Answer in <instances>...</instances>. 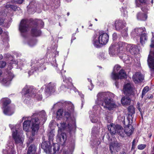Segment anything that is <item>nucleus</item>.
<instances>
[{
    "mask_svg": "<svg viewBox=\"0 0 154 154\" xmlns=\"http://www.w3.org/2000/svg\"><path fill=\"white\" fill-rule=\"evenodd\" d=\"M73 106L71 103L68 104L66 106L64 110V116L65 118L69 121V122L67 126H66V123H61L60 127H59V129L58 130V133L60 135H62L61 132L62 130H65L67 131L68 130L70 132V134H72L71 132L74 131L75 128V120L74 119H71L70 118V114L73 112Z\"/></svg>",
    "mask_w": 154,
    "mask_h": 154,
    "instance_id": "nucleus-1",
    "label": "nucleus"
},
{
    "mask_svg": "<svg viewBox=\"0 0 154 154\" xmlns=\"http://www.w3.org/2000/svg\"><path fill=\"white\" fill-rule=\"evenodd\" d=\"M97 103L101 105L103 107L109 110H115L118 107V105L113 100L108 98L107 92H102L97 95Z\"/></svg>",
    "mask_w": 154,
    "mask_h": 154,
    "instance_id": "nucleus-2",
    "label": "nucleus"
},
{
    "mask_svg": "<svg viewBox=\"0 0 154 154\" xmlns=\"http://www.w3.org/2000/svg\"><path fill=\"white\" fill-rule=\"evenodd\" d=\"M23 120H25L23 123V130L26 132L29 131L30 128L33 134L37 133L39 128L41 121L38 117L32 116L31 117H23Z\"/></svg>",
    "mask_w": 154,
    "mask_h": 154,
    "instance_id": "nucleus-3",
    "label": "nucleus"
},
{
    "mask_svg": "<svg viewBox=\"0 0 154 154\" xmlns=\"http://www.w3.org/2000/svg\"><path fill=\"white\" fill-rule=\"evenodd\" d=\"M109 36L106 33H103L99 35H94L93 39V43L97 48L100 47L103 45H105L109 40Z\"/></svg>",
    "mask_w": 154,
    "mask_h": 154,
    "instance_id": "nucleus-4",
    "label": "nucleus"
},
{
    "mask_svg": "<svg viewBox=\"0 0 154 154\" xmlns=\"http://www.w3.org/2000/svg\"><path fill=\"white\" fill-rule=\"evenodd\" d=\"M118 45L119 50L121 51H123V52L126 50H128L129 48V51L132 54H135L138 51V50L137 47L134 45L128 44L124 42H119Z\"/></svg>",
    "mask_w": 154,
    "mask_h": 154,
    "instance_id": "nucleus-5",
    "label": "nucleus"
},
{
    "mask_svg": "<svg viewBox=\"0 0 154 154\" xmlns=\"http://www.w3.org/2000/svg\"><path fill=\"white\" fill-rule=\"evenodd\" d=\"M121 69V66L118 65L115 66L113 71L111 75V78L114 80L119 79H122L125 78L126 76V75L123 70L121 69L119 72L118 74L117 72L120 70Z\"/></svg>",
    "mask_w": 154,
    "mask_h": 154,
    "instance_id": "nucleus-6",
    "label": "nucleus"
},
{
    "mask_svg": "<svg viewBox=\"0 0 154 154\" xmlns=\"http://www.w3.org/2000/svg\"><path fill=\"white\" fill-rule=\"evenodd\" d=\"M106 137L109 141H111L109 147L111 153H113V152L115 153L116 152H118L120 145L118 143L115 142L116 139L114 135H106Z\"/></svg>",
    "mask_w": 154,
    "mask_h": 154,
    "instance_id": "nucleus-7",
    "label": "nucleus"
},
{
    "mask_svg": "<svg viewBox=\"0 0 154 154\" xmlns=\"http://www.w3.org/2000/svg\"><path fill=\"white\" fill-rule=\"evenodd\" d=\"M107 128L112 135H114L116 133L120 134L121 135L120 133L123 131V128L121 125H116L112 123L108 125Z\"/></svg>",
    "mask_w": 154,
    "mask_h": 154,
    "instance_id": "nucleus-8",
    "label": "nucleus"
},
{
    "mask_svg": "<svg viewBox=\"0 0 154 154\" xmlns=\"http://www.w3.org/2000/svg\"><path fill=\"white\" fill-rule=\"evenodd\" d=\"M119 42L116 45L114 44H112L109 48V53L111 56H116L117 52L122 53L123 52V51H121L119 50Z\"/></svg>",
    "mask_w": 154,
    "mask_h": 154,
    "instance_id": "nucleus-9",
    "label": "nucleus"
},
{
    "mask_svg": "<svg viewBox=\"0 0 154 154\" xmlns=\"http://www.w3.org/2000/svg\"><path fill=\"white\" fill-rule=\"evenodd\" d=\"M41 147L47 154L51 153V143L47 141H44L41 144Z\"/></svg>",
    "mask_w": 154,
    "mask_h": 154,
    "instance_id": "nucleus-10",
    "label": "nucleus"
},
{
    "mask_svg": "<svg viewBox=\"0 0 154 154\" xmlns=\"http://www.w3.org/2000/svg\"><path fill=\"white\" fill-rule=\"evenodd\" d=\"M123 91L125 94L130 95L133 94V88L132 85L128 83L124 86Z\"/></svg>",
    "mask_w": 154,
    "mask_h": 154,
    "instance_id": "nucleus-11",
    "label": "nucleus"
},
{
    "mask_svg": "<svg viewBox=\"0 0 154 154\" xmlns=\"http://www.w3.org/2000/svg\"><path fill=\"white\" fill-rule=\"evenodd\" d=\"M14 77V75L11 72H8L2 80V83L5 86L8 85Z\"/></svg>",
    "mask_w": 154,
    "mask_h": 154,
    "instance_id": "nucleus-12",
    "label": "nucleus"
},
{
    "mask_svg": "<svg viewBox=\"0 0 154 154\" xmlns=\"http://www.w3.org/2000/svg\"><path fill=\"white\" fill-rule=\"evenodd\" d=\"M55 85L52 83L49 84L46 88L45 94L48 96L51 95V93H53L55 90Z\"/></svg>",
    "mask_w": 154,
    "mask_h": 154,
    "instance_id": "nucleus-13",
    "label": "nucleus"
},
{
    "mask_svg": "<svg viewBox=\"0 0 154 154\" xmlns=\"http://www.w3.org/2000/svg\"><path fill=\"white\" fill-rule=\"evenodd\" d=\"M28 24L27 20H21L19 26V30L22 33L26 32L27 30Z\"/></svg>",
    "mask_w": 154,
    "mask_h": 154,
    "instance_id": "nucleus-14",
    "label": "nucleus"
},
{
    "mask_svg": "<svg viewBox=\"0 0 154 154\" xmlns=\"http://www.w3.org/2000/svg\"><path fill=\"white\" fill-rule=\"evenodd\" d=\"M126 25L125 21L121 20H116L115 22V26L117 30H121Z\"/></svg>",
    "mask_w": 154,
    "mask_h": 154,
    "instance_id": "nucleus-15",
    "label": "nucleus"
},
{
    "mask_svg": "<svg viewBox=\"0 0 154 154\" xmlns=\"http://www.w3.org/2000/svg\"><path fill=\"white\" fill-rule=\"evenodd\" d=\"M143 79V76L140 72L136 73L133 76V80L136 84L142 82Z\"/></svg>",
    "mask_w": 154,
    "mask_h": 154,
    "instance_id": "nucleus-16",
    "label": "nucleus"
},
{
    "mask_svg": "<svg viewBox=\"0 0 154 154\" xmlns=\"http://www.w3.org/2000/svg\"><path fill=\"white\" fill-rule=\"evenodd\" d=\"M15 144H20L22 145L24 140V135H12Z\"/></svg>",
    "mask_w": 154,
    "mask_h": 154,
    "instance_id": "nucleus-17",
    "label": "nucleus"
},
{
    "mask_svg": "<svg viewBox=\"0 0 154 154\" xmlns=\"http://www.w3.org/2000/svg\"><path fill=\"white\" fill-rule=\"evenodd\" d=\"M131 100L128 97L125 96L122 98L121 102L123 106H126L130 104Z\"/></svg>",
    "mask_w": 154,
    "mask_h": 154,
    "instance_id": "nucleus-18",
    "label": "nucleus"
},
{
    "mask_svg": "<svg viewBox=\"0 0 154 154\" xmlns=\"http://www.w3.org/2000/svg\"><path fill=\"white\" fill-rule=\"evenodd\" d=\"M12 135H19L23 134V131L18 126H16L11 129Z\"/></svg>",
    "mask_w": 154,
    "mask_h": 154,
    "instance_id": "nucleus-19",
    "label": "nucleus"
},
{
    "mask_svg": "<svg viewBox=\"0 0 154 154\" xmlns=\"http://www.w3.org/2000/svg\"><path fill=\"white\" fill-rule=\"evenodd\" d=\"M36 147L33 144H31L29 147L27 151V154H35Z\"/></svg>",
    "mask_w": 154,
    "mask_h": 154,
    "instance_id": "nucleus-20",
    "label": "nucleus"
},
{
    "mask_svg": "<svg viewBox=\"0 0 154 154\" xmlns=\"http://www.w3.org/2000/svg\"><path fill=\"white\" fill-rule=\"evenodd\" d=\"M134 128L133 126L129 124L128 126L125 127L124 131L126 134H129L130 135L133 133Z\"/></svg>",
    "mask_w": 154,
    "mask_h": 154,
    "instance_id": "nucleus-21",
    "label": "nucleus"
},
{
    "mask_svg": "<svg viewBox=\"0 0 154 154\" xmlns=\"http://www.w3.org/2000/svg\"><path fill=\"white\" fill-rule=\"evenodd\" d=\"M14 109L10 107L5 108L3 109L4 113L5 115L8 116L12 115L14 113Z\"/></svg>",
    "mask_w": 154,
    "mask_h": 154,
    "instance_id": "nucleus-22",
    "label": "nucleus"
},
{
    "mask_svg": "<svg viewBox=\"0 0 154 154\" xmlns=\"http://www.w3.org/2000/svg\"><path fill=\"white\" fill-rule=\"evenodd\" d=\"M66 135H57L59 140L63 146H64L66 140Z\"/></svg>",
    "mask_w": 154,
    "mask_h": 154,
    "instance_id": "nucleus-23",
    "label": "nucleus"
},
{
    "mask_svg": "<svg viewBox=\"0 0 154 154\" xmlns=\"http://www.w3.org/2000/svg\"><path fill=\"white\" fill-rule=\"evenodd\" d=\"M128 112L129 113L128 114V119L129 121V122H130V120H129V118L130 119H131L132 118V114L134 113V107L132 106H129L128 108Z\"/></svg>",
    "mask_w": 154,
    "mask_h": 154,
    "instance_id": "nucleus-24",
    "label": "nucleus"
},
{
    "mask_svg": "<svg viewBox=\"0 0 154 154\" xmlns=\"http://www.w3.org/2000/svg\"><path fill=\"white\" fill-rule=\"evenodd\" d=\"M32 33L35 36H39L41 34V32L37 27H35L32 29Z\"/></svg>",
    "mask_w": 154,
    "mask_h": 154,
    "instance_id": "nucleus-25",
    "label": "nucleus"
},
{
    "mask_svg": "<svg viewBox=\"0 0 154 154\" xmlns=\"http://www.w3.org/2000/svg\"><path fill=\"white\" fill-rule=\"evenodd\" d=\"M63 81L67 84V85H66V87L71 86L72 85V80L70 78H66L65 76H63Z\"/></svg>",
    "mask_w": 154,
    "mask_h": 154,
    "instance_id": "nucleus-26",
    "label": "nucleus"
},
{
    "mask_svg": "<svg viewBox=\"0 0 154 154\" xmlns=\"http://www.w3.org/2000/svg\"><path fill=\"white\" fill-rule=\"evenodd\" d=\"M1 101L3 103L4 107L10 104L11 102L10 100L8 98H3L1 100Z\"/></svg>",
    "mask_w": 154,
    "mask_h": 154,
    "instance_id": "nucleus-27",
    "label": "nucleus"
},
{
    "mask_svg": "<svg viewBox=\"0 0 154 154\" xmlns=\"http://www.w3.org/2000/svg\"><path fill=\"white\" fill-rule=\"evenodd\" d=\"M53 150L54 152L50 154H55L57 152H58L60 149V145L58 143H53Z\"/></svg>",
    "mask_w": 154,
    "mask_h": 154,
    "instance_id": "nucleus-28",
    "label": "nucleus"
},
{
    "mask_svg": "<svg viewBox=\"0 0 154 154\" xmlns=\"http://www.w3.org/2000/svg\"><path fill=\"white\" fill-rule=\"evenodd\" d=\"M137 17L138 19L142 20H145L147 19V16L146 14H143L139 13L137 14Z\"/></svg>",
    "mask_w": 154,
    "mask_h": 154,
    "instance_id": "nucleus-29",
    "label": "nucleus"
},
{
    "mask_svg": "<svg viewBox=\"0 0 154 154\" xmlns=\"http://www.w3.org/2000/svg\"><path fill=\"white\" fill-rule=\"evenodd\" d=\"M147 40V36L145 33L142 34L140 36V42L141 44L143 45L145 41Z\"/></svg>",
    "mask_w": 154,
    "mask_h": 154,
    "instance_id": "nucleus-30",
    "label": "nucleus"
},
{
    "mask_svg": "<svg viewBox=\"0 0 154 154\" xmlns=\"http://www.w3.org/2000/svg\"><path fill=\"white\" fill-rule=\"evenodd\" d=\"M30 90L29 87L27 86H26L23 88L22 91V93H23L25 95H26L27 94H28L29 92V91Z\"/></svg>",
    "mask_w": 154,
    "mask_h": 154,
    "instance_id": "nucleus-31",
    "label": "nucleus"
},
{
    "mask_svg": "<svg viewBox=\"0 0 154 154\" xmlns=\"http://www.w3.org/2000/svg\"><path fill=\"white\" fill-rule=\"evenodd\" d=\"M5 7L7 9L11 10H13L15 11L17 8L16 6L14 5H11L9 3L7 4V5L5 6Z\"/></svg>",
    "mask_w": 154,
    "mask_h": 154,
    "instance_id": "nucleus-32",
    "label": "nucleus"
},
{
    "mask_svg": "<svg viewBox=\"0 0 154 154\" xmlns=\"http://www.w3.org/2000/svg\"><path fill=\"white\" fill-rule=\"evenodd\" d=\"M17 62L15 61H12L9 63V69H11L12 68L15 66H16V65L17 64Z\"/></svg>",
    "mask_w": 154,
    "mask_h": 154,
    "instance_id": "nucleus-33",
    "label": "nucleus"
},
{
    "mask_svg": "<svg viewBox=\"0 0 154 154\" xmlns=\"http://www.w3.org/2000/svg\"><path fill=\"white\" fill-rule=\"evenodd\" d=\"M148 91V87L146 86L144 88L142 93V98H143V97L145 95V94L147 93Z\"/></svg>",
    "mask_w": 154,
    "mask_h": 154,
    "instance_id": "nucleus-34",
    "label": "nucleus"
},
{
    "mask_svg": "<svg viewBox=\"0 0 154 154\" xmlns=\"http://www.w3.org/2000/svg\"><path fill=\"white\" fill-rule=\"evenodd\" d=\"M91 132L92 134H99L97 128L95 127L93 128Z\"/></svg>",
    "mask_w": 154,
    "mask_h": 154,
    "instance_id": "nucleus-35",
    "label": "nucleus"
},
{
    "mask_svg": "<svg viewBox=\"0 0 154 154\" xmlns=\"http://www.w3.org/2000/svg\"><path fill=\"white\" fill-rule=\"evenodd\" d=\"M145 30V28L143 27L142 29L140 28L135 29H134V31L137 34H139L140 32H142L143 31H144Z\"/></svg>",
    "mask_w": 154,
    "mask_h": 154,
    "instance_id": "nucleus-36",
    "label": "nucleus"
},
{
    "mask_svg": "<svg viewBox=\"0 0 154 154\" xmlns=\"http://www.w3.org/2000/svg\"><path fill=\"white\" fill-rule=\"evenodd\" d=\"M63 110L62 109H60L58 110L57 112V116H59L60 118L62 117L63 116Z\"/></svg>",
    "mask_w": 154,
    "mask_h": 154,
    "instance_id": "nucleus-37",
    "label": "nucleus"
},
{
    "mask_svg": "<svg viewBox=\"0 0 154 154\" xmlns=\"http://www.w3.org/2000/svg\"><path fill=\"white\" fill-rule=\"evenodd\" d=\"M35 135H29V137L28 141L29 143H31L35 139Z\"/></svg>",
    "mask_w": 154,
    "mask_h": 154,
    "instance_id": "nucleus-38",
    "label": "nucleus"
},
{
    "mask_svg": "<svg viewBox=\"0 0 154 154\" xmlns=\"http://www.w3.org/2000/svg\"><path fill=\"white\" fill-rule=\"evenodd\" d=\"M125 31H122V36L124 37H126L128 36L127 33L128 29L127 28H125L124 29Z\"/></svg>",
    "mask_w": 154,
    "mask_h": 154,
    "instance_id": "nucleus-39",
    "label": "nucleus"
},
{
    "mask_svg": "<svg viewBox=\"0 0 154 154\" xmlns=\"http://www.w3.org/2000/svg\"><path fill=\"white\" fill-rule=\"evenodd\" d=\"M146 146L145 144H140L137 146V148L139 149L143 150L145 149Z\"/></svg>",
    "mask_w": 154,
    "mask_h": 154,
    "instance_id": "nucleus-40",
    "label": "nucleus"
},
{
    "mask_svg": "<svg viewBox=\"0 0 154 154\" xmlns=\"http://www.w3.org/2000/svg\"><path fill=\"white\" fill-rule=\"evenodd\" d=\"M146 2L145 0H136V2L137 4V6L139 7V6L140 5L139 4V3H140L143 4L144 3H145Z\"/></svg>",
    "mask_w": 154,
    "mask_h": 154,
    "instance_id": "nucleus-41",
    "label": "nucleus"
},
{
    "mask_svg": "<svg viewBox=\"0 0 154 154\" xmlns=\"http://www.w3.org/2000/svg\"><path fill=\"white\" fill-rule=\"evenodd\" d=\"M6 62L0 61V68H4L6 66Z\"/></svg>",
    "mask_w": 154,
    "mask_h": 154,
    "instance_id": "nucleus-42",
    "label": "nucleus"
},
{
    "mask_svg": "<svg viewBox=\"0 0 154 154\" xmlns=\"http://www.w3.org/2000/svg\"><path fill=\"white\" fill-rule=\"evenodd\" d=\"M107 97L108 98H110L111 97H113L115 96V95L110 92H107Z\"/></svg>",
    "mask_w": 154,
    "mask_h": 154,
    "instance_id": "nucleus-43",
    "label": "nucleus"
},
{
    "mask_svg": "<svg viewBox=\"0 0 154 154\" xmlns=\"http://www.w3.org/2000/svg\"><path fill=\"white\" fill-rule=\"evenodd\" d=\"M53 135H47L48 138V142H51V141H52L53 140Z\"/></svg>",
    "mask_w": 154,
    "mask_h": 154,
    "instance_id": "nucleus-44",
    "label": "nucleus"
},
{
    "mask_svg": "<svg viewBox=\"0 0 154 154\" xmlns=\"http://www.w3.org/2000/svg\"><path fill=\"white\" fill-rule=\"evenodd\" d=\"M36 43V42L35 41L32 40L30 41L29 44V45L30 46H32L35 45Z\"/></svg>",
    "mask_w": 154,
    "mask_h": 154,
    "instance_id": "nucleus-45",
    "label": "nucleus"
},
{
    "mask_svg": "<svg viewBox=\"0 0 154 154\" xmlns=\"http://www.w3.org/2000/svg\"><path fill=\"white\" fill-rule=\"evenodd\" d=\"M91 122L93 123H95L97 122V121L96 117H92V116L91 117Z\"/></svg>",
    "mask_w": 154,
    "mask_h": 154,
    "instance_id": "nucleus-46",
    "label": "nucleus"
},
{
    "mask_svg": "<svg viewBox=\"0 0 154 154\" xmlns=\"http://www.w3.org/2000/svg\"><path fill=\"white\" fill-rule=\"evenodd\" d=\"M36 96V98H37L38 100H41L42 98V96L41 94H37Z\"/></svg>",
    "mask_w": 154,
    "mask_h": 154,
    "instance_id": "nucleus-47",
    "label": "nucleus"
},
{
    "mask_svg": "<svg viewBox=\"0 0 154 154\" xmlns=\"http://www.w3.org/2000/svg\"><path fill=\"white\" fill-rule=\"evenodd\" d=\"M88 80L90 82V85L91 87V88H90V87H89V89L90 90H91L93 88V85L91 83V80L89 79H88Z\"/></svg>",
    "mask_w": 154,
    "mask_h": 154,
    "instance_id": "nucleus-48",
    "label": "nucleus"
},
{
    "mask_svg": "<svg viewBox=\"0 0 154 154\" xmlns=\"http://www.w3.org/2000/svg\"><path fill=\"white\" fill-rule=\"evenodd\" d=\"M150 46L151 47H154V36L152 38V44Z\"/></svg>",
    "mask_w": 154,
    "mask_h": 154,
    "instance_id": "nucleus-49",
    "label": "nucleus"
},
{
    "mask_svg": "<svg viewBox=\"0 0 154 154\" xmlns=\"http://www.w3.org/2000/svg\"><path fill=\"white\" fill-rule=\"evenodd\" d=\"M42 114V117L43 118V117H44L45 118V117L46 116V113L44 111H42L41 112L40 115Z\"/></svg>",
    "mask_w": 154,
    "mask_h": 154,
    "instance_id": "nucleus-50",
    "label": "nucleus"
},
{
    "mask_svg": "<svg viewBox=\"0 0 154 154\" xmlns=\"http://www.w3.org/2000/svg\"><path fill=\"white\" fill-rule=\"evenodd\" d=\"M4 22V20L3 19L1 18L0 19V25L2 24Z\"/></svg>",
    "mask_w": 154,
    "mask_h": 154,
    "instance_id": "nucleus-51",
    "label": "nucleus"
},
{
    "mask_svg": "<svg viewBox=\"0 0 154 154\" xmlns=\"http://www.w3.org/2000/svg\"><path fill=\"white\" fill-rule=\"evenodd\" d=\"M24 0H16V2L18 3H22Z\"/></svg>",
    "mask_w": 154,
    "mask_h": 154,
    "instance_id": "nucleus-52",
    "label": "nucleus"
},
{
    "mask_svg": "<svg viewBox=\"0 0 154 154\" xmlns=\"http://www.w3.org/2000/svg\"><path fill=\"white\" fill-rule=\"evenodd\" d=\"M74 147H75V144L74 143H73L72 144V146L71 147V149H70V150H72L73 151L74 149Z\"/></svg>",
    "mask_w": 154,
    "mask_h": 154,
    "instance_id": "nucleus-53",
    "label": "nucleus"
},
{
    "mask_svg": "<svg viewBox=\"0 0 154 154\" xmlns=\"http://www.w3.org/2000/svg\"><path fill=\"white\" fill-rule=\"evenodd\" d=\"M140 105L139 103H137L138 109H139V111L140 112L141 111V108L139 107V106H138V105Z\"/></svg>",
    "mask_w": 154,
    "mask_h": 154,
    "instance_id": "nucleus-54",
    "label": "nucleus"
},
{
    "mask_svg": "<svg viewBox=\"0 0 154 154\" xmlns=\"http://www.w3.org/2000/svg\"><path fill=\"white\" fill-rule=\"evenodd\" d=\"M135 142H136L135 139H134L132 141V145H135Z\"/></svg>",
    "mask_w": 154,
    "mask_h": 154,
    "instance_id": "nucleus-55",
    "label": "nucleus"
},
{
    "mask_svg": "<svg viewBox=\"0 0 154 154\" xmlns=\"http://www.w3.org/2000/svg\"><path fill=\"white\" fill-rule=\"evenodd\" d=\"M2 32H3L2 29L0 27V35L1 34H2Z\"/></svg>",
    "mask_w": 154,
    "mask_h": 154,
    "instance_id": "nucleus-56",
    "label": "nucleus"
},
{
    "mask_svg": "<svg viewBox=\"0 0 154 154\" xmlns=\"http://www.w3.org/2000/svg\"><path fill=\"white\" fill-rule=\"evenodd\" d=\"M54 130H52L50 132V134H51V135H52V134H54Z\"/></svg>",
    "mask_w": 154,
    "mask_h": 154,
    "instance_id": "nucleus-57",
    "label": "nucleus"
},
{
    "mask_svg": "<svg viewBox=\"0 0 154 154\" xmlns=\"http://www.w3.org/2000/svg\"><path fill=\"white\" fill-rule=\"evenodd\" d=\"M135 145H132V147L131 149H134L135 147Z\"/></svg>",
    "mask_w": 154,
    "mask_h": 154,
    "instance_id": "nucleus-58",
    "label": "nucleus"
},
{
    "mask_svg": "<svg viewBox=\"0 0 154 154\" xmlns=\"http://www.w3.org/2000/svg\"><path fill=\"white\" fill-rule=\"evenodd\" d=\"M3 58V56L2 54H0V59H2Z\"/></svg>",
    "mask_w": 154,
    "mask_h": 154,
    "instance_id": "nucleus-59",
    "label": "nucleus"
},
{
    "mask_svg": "<svg viewBox=\"0 0 154 154\" xmlns=\"http://www.w3.org/2000/svg\"><path fill=\"white\" fill-rule=\"evenodd\" d=\"M79 94L80 95V96L82 97H84V96L83 94Z\"/></svg>",
    "mask_w": 154,
    "mask_h": 154,
    "instance_id": "nucleus-60",
    "label": "nucleus"
},
{
    "mask_svg": "<svg viewBox=\"0 0 154 154\" xmlns=\"http://www.w3.org/2000/svg\"><path fill=\"white\" fill-rule=\"evenodd\" d=\"M2 72L1 70H0V75H1L2 74Z\"/></svg>",
    "mask_w": 154,
    "mask_h": 154,
    "instance_id": "nucleus-61",
    "label": "nucleus"
},
{
    "mask_svg": "<svg viewBox=\"0 0 154 154\" xmlns=\"http://www.w3.org/2000/svg\"><path fill=\"white\" fill-rule=\"evenodd\" d=\"M152 135H148V137L150 138L151 137Z\"/></svg>",
    "mask_w": 154,
    "mask_h": 154,
    "instance_id": "nucleus-62",
    "label": "nucleus"
},
{
    "mask_svg": "<svg viewBox=\"0 0 154 154\" xmlns=\"http://www.w3.org/2000/svg\"><path fill=\"white\" fill-rule=\"evenodd\" d=\"M68 16H69V12H68L67 14Z\"/></svg>",
    "mask_w": 154,
    "mask_h": 154,
    "instance_id": "nucleus-63",
    "label": "nucleus"
},
{
    "mask_svg": "<svg viewBox=\"0 0 154 154\" xmlns=\"http://www.w3.org/2000/svg\"><path fill=\"white\" fill-rule=\"evenodd\" d=\"M31 72V71H30L28 72V73H29V74H30V73Z\"/></svg>",
    "mask_w": 154,
    "mask_h": 154,
    "instance_id": "nucleus-64",
    "label": "nucleus"
}]
</instances>
